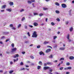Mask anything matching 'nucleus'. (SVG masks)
Here are the masks:
<instances>
[{
	"label": "nucleus",
	"mask_w": 74,
	"mask_h": 74,
	"mask_svg": "<svg viewBox=\"0 0 74 74\" xmlns=\"http://www.w3.org/2000/svg\"><path fill=\"white\" fill-rule=\"evenodd\" d=\"M32 37H34L35 38H36L37 37V32L36 31H34L33 34L32 35Z\"/></svg>",
	"instance_id": "1"
},
{
	"label": "nucleus",
	"mask_w": 74,
	"mask_h": 74,
	"mask_svg": "<svg viewBox=\"0 0 74 74\" xmlns=\"http://www.w3.org/2000/svg\"><path fill=\"white\" fill-rule=\"evenodd\" d=\"M61 6L62 8H66L67 7V5L64 3L62 4Z\"/></svg>",
	"instance_id": "2"
},
{
	"label": "nucleus",
	"mask_w": 74,
	"mask_h": 74,
	"mask_svg": "<svg viewBox=\"0 0 74 74\" xmlns=\"http://www.w3.org/2000/svg\"><path fill=\"white\" fill-rule=\"evenodd\" d=\"M9 4L10 6H12V5H14V3L10 1Z\"/></svg>",
	"instance_id": "3"
},
{
	"label": "nucleus",
	"mask_w": 74,
	"mask_h": 74,
	"mask_svg": "<svg viewBox=\"0 0 74 74\" xmlns=\"http://www.w3.org/2000/svg\"><path fill=\"white\" fill-rule=\"evenodd\" d=\"M16 51V48H14L13 49H12V52H15Z\"/></svg>",
	"instance_id": "4"
},
{
	"label": "nucleus",
	"mask_w": 74,
	"mask_h": 74,
	"mask_svg": "<svg viewBox=\"0 0 74 74\" xmlns=\"http://www.w3.org/2000/svg\"><path fill=\"white\" fill-rule=\"evenodd\" d=\"M51 51V49H47L45 51L46 53H48L49 52H50Z\"/></svg>",
	"instance_id": "5"
},
{
	"label": "nucleus",
	"mask_w": 74,
	"mask_h": 74,
	"mask_svg": "<svg viewBox=\"0 0 74 74\" xmlns=\"http://www.w3.org/2000/svg\"><path fill=\"white\" fill-rule=\"evenodd\" d=\"M69 59L70 60H73V59H74V57L73 56H71L69 57Z\"/></svg>",
	"instance_id": "6"
},
{
	"label": "nucleus",
	"mask_w": 74,
	"mask_h": 74,
	"mask_svg": "<svg viewBox=\"0 0 74 74\" xmlns=\"http://www.w3.org/2000/svg\"><path fill=\"white\" fill-rule=\"evenodd\" d=\"M49 69V66H45L44 67V69L45 70H47V69Z\"/></svg>",
	"instance_id": "7"
},
{
	"label": "nucleus",
	"mask_w": 74,
	"mask_h": 74,
	"mask_svg": "<svg viewBox=\"0 0 74 74\" xmlns=\"http://www.w3.org/2000/svg\"><path fill=\"white\" fill-rule=\"evenodd\" d=\"M14 58H18L19 57V55L18 54H15L14 56Z\"/></svg>",
	"instance_id": "8"
},
{
	"label": "nucleus",
	"mask_w": 74,
	"mask_h": 74,
	"mask_svg": "<svg viewBox=\"0 0 74 74\" xmlns=\"http://www.w3.org/2000/svg\"><path fill=\"white\" fill-rule=\"evenodd\" d=\"M6 11H9V12H11V11H12V9L10 8L8 9V8L6 9Z\"/></svg>",
	"instance_id": "9"
},
{
	"label": "nucleus",
	"mask_w": 74,
	"mask_h": 74,
	"mask_svg": "<svg viewBox=\"0 0 74 74\" xmlns=\"http://www.w3.org/2000/svg\"><path fill=\"white\" fill-rule=\"evenodd\" d=\"M39 54L40 55H42V54L43 55H44V52H42V51H41L40 52Z\"/></svg>",
	"instance_id": "10"
},
{
	"label": "nucleus",
	"mask_w": 74,
	"mask_h": 74,
	"mask_svg": "<svg viewBox=\"0 0 74 74\" xmlns=\"http://www.w3.org/2000/svg\"><path fill=\"white\" fill-rule=\"evenodd\" d=\"M34 25L35 26H37L38 25V24L37 23L35 22L34 23Z\"/></svg>",
	"instance_id": "11"
},
{
	"label": "nucleus",
	"mask_w": 74,
	"mask_h": 74,
	"mask_svg": "<svg viewBox=\"0 0 74 74\" xmlns=\"http://www.w3.org/2000/svg\"><path fill=\"white\" fill-rule=\"evenodd\" d=\"M6 7V5H3L1 7V8L3 9V8L5 9V8Z\"/></svg>",
	"instance_id": "12"
},
{
	"label": "nucleus",
	"mask_w": 74,
	"mask_h": 74,
	"mask_svg": "<svg viewBox=\"0 0 74 74\" xmlns=\"http://www.w3.org/2000/svg\"><path fill=\"white\" fill-rule=\"evenodd\" d=\"M47 64H48V65H52V64L51 62H48L47 63Z\"/></svg>",
	"instance_id": "13"
},
{
	"label": "nucleus",
	"mask_w": 74,
	"mask_h": 74,
	"mask_svg": "<svg viewBox=\"0 0 74 74\" xmlns=\"http://www.w3.org/2000/svg\"><path fill=\"white\" fill-rule=\"evenodd\" d=\"M65 49V48L64 47H60V50H64Z\"/></svg>",
	"instance_id": "14"
},
{
	"label": "nucleus",
	"mask_w": 74,
	"mask_h": 74,
	"mask_svg": "<svg viewBox=\"0 0 74 74\" xmlns=\"http://www.w3.org/2000/svg\"><path fill=\"white\" fill-rule=\"evenodd\" d=\"M67 38L68 39V40L70 39V34H68Z\"/></svg>",
	"instance_id": "15"
},
{
	"label": "nucleus",
	"mask_w": 74,
	"mask_h": 74,
	"mask_svg": "<svg viewBox=\"0 0 74 74\" xmlns=\"http://www.w3.org/2000/svg\"><path fill=\"white\" fill-rule=\"evenodd\" d=\"M69 30H70V32H72V31H73V27H71L70 28Z\"/></svg>",
	"instance_id": "16"
},
{
	"label": "nucleus",
	"mask_w": 74,
	"mask_h": 74,
	"mask_svg": "<svg viewBox=\"0 0 74 74\" xmlns=\"http://www.w3.org/2000/svg\"><path fill=\"white\" fill-rule=\"evenodd\" d=\"M37 69L38 70H39L40 69H41V66H38Z\"/></svg>",
	"instance_id": "17"
},
{
	"label": "nucleus",
	"mask_w": 74,
	"mask_h": 74,
	"mask_svg": "<svg viewBox=\"0 0 74 74\" xmlns=\"http://www.w3.org/2000/svg\"><path fill=\"white\" fill-rule=\"evenodd\" d=\"M56 14H59L60 12L59 10H56Z\"/></svg>",
	"instance_id": "18"
},
{
	"label": "nucleus",
	"mask_w": 74,
	"mask_h": 74,
	"mask_svg": "<svg viewBox=\"0 0 74 74\" xmlns=\"http://www.w3.org/2000/svg\"><path fill=\"white\" fill-rule=\"evenodd\" d=\"M30 58H31L32 59H34V57L32 56H30Z\"/></svg>",
	"instance_id": "19"
},
{
	"label": "nucleus",
	"mask_w": 74,
	"mask_h": 74,
	"mask_svg": "<svg viewBox=\"0 0 74 74\" xmlns=\"http://www.w3.org/2000/svg\"><path fill=\"white\" fill-rule=\"evenodd\" d=\"M55 4L56 5H57V6H59V3L58 2H56Z\"/></svg>",
	"instance_id": "20"
},
{
	"label": "nucleus",
	"mask_w": 74,
	"mask_h": 74,
	"mask_svg": "<svg viewBox=\"0 0 74 74\" xmlns=\"http://www.w3.org/2000/svg\"><path fill=\"white\" fill-rule=\"evenodd\" d=\"M49 42L45 41L44 42V43L45 44H48V43H49Z\"/></svg>",
	"instance_id": "21"
},
{
	"label": "nucleus",
	"mask_w": 74,
	"mask_h": 74,
	"mask_svg": "<svg viewBox=\"0 0 74 74\" xmlns=\"http://www.w3.org/2000/svg\"><path fill=\"white\" fill-rule=\"evenodd\" d=\"M48 10V9L45 8H43V10H44V11H45V10Z\"/></svg>",
	"instance_id": "22"
},
{
	"label": "nucleus",
	"mask_w": 74,
	"mask_h": 74,
	"mask_svg": "<svg viewBox=\"0 0 74 74\" xmlns=\"http://www.w3.org/2000/svg\"><path fill=\"white\" fill-rule=\"evenodd\" d=\"M24 19H25V17H23L22 18V19H21V21H23V20H24Z\"/></svg>",
	"instance_id": "23"
},
{
	"label": "nucleus",
	"mask_w": 74,
	"mask_h": 74,
	"mask_svg": "<svg viewBox=\"0 0 74 74\" xmlns=\"http://www.w3.org/2000/svg\"><path fill=\"white\" fill-rule=\"evenodd\" d=\"M12 47L14 48V43H12Z\"/></svg>",
	"instance_id": "24"
},
{
	"label": "nucleus",
	"mask_w": 74,
	"mask_h": 74,
	"mask_svg": "<svg viewBox=\"0 0 74 74\" xmlns=\"http://www.w3.org/2000/svg\"><path fill=\"white\" fill-rule=\"evenodd\" d=\"M20 65L21 66H23V63L22 62H21L20 63Z\"/></svg>",
	"instance_id": "25"
},
{
	"label": "nucleus",
	"mask_w": 74,
	"mask_h": 74,
	"mask_svg": "<svg viewBox=\"0 0 74 74\" xmlns=\"http://www.w3.org/2000/svg\"><path fill=\"white\" fill-rule=\"evenodd\" d=\"M56 38H57V36H55L53 37V39L55 40V39H56Z\"/></svg>",
	"instance_id": "26"
},
{
	"label": "nucleus",
	"mask_w": 74,
	"mask_h": 74,
	"mask_svg": "<svg viewBox=\"0 0 74 74\" xmlns=\"http://www.w3.org/2000/svg\"><path fill=\"white\" fill-rule=\"evenodd\" d=\"M28 3H29V4H31V3H32V1L31 0V1H28Z\"/></svg>",
	"instance_id": "27"
},
{
	"label": "nucleus",
	"mask_w": 74,
	"mask_h": 74,
	"mask_svg": "<svg viewBox=\"0 0 74 74\" xmlns=\"http://www.w3.org/2000/svg\"><path fill=\"white\" fill-rule=\"evenodd\" d=\"M68 70H71V69L72 68L71 67H68Z\"/></svg>",
	"instance_id": "28"
},
{
	"label": "nucleus",
	"mask_w": 74,
	"mask_h": 74,
	"mask_svg": "<svg viewBox=\"0 0 74 74\" xmlns=\"http://www.w3.org/2000/svg\"><path fill=\"white\" fill-rule=\"evenodd\" d=\"M64 60V58H61L60 59V60Z\"/></svg>",
	"instance_id": "29"
},
{
	"label": "nucleus",
	"mask_w": 74,
	"mask_h": 74,
	"mask_svg": "<svg viewBox=\"0 0 74 74\" xmlns=\"http://www.w3.org/2000/svg\"><path fill=\"white\" fill-rule=\"evenodd\" d=\"M13 72H14V71H11L9 72V73L11 74V73H12Z\"/></svg>",
	"instance_id": "30"
},
{
	"label": "nucleus",
	"mask_w": 74,
	"mask_h": 74,
	"mask_svg": "<svg viewBox=\"0 0 74 74\" xmlns=\"http://www.w3.org/2000/svg\"><path fill=\"white\" fill-rule=\"evenodd\" d=\"M56 20L57 21H58V22H60V19L58 18H57V19H56Z\"/></svg>",
	"instance_id": "31"
},
{
	"label": "nucleus",
	"mask_w": 74,
	"mask_h": 74,
	"mask_svg": "<svg viewBox=\"0 0 74 74\" xmlns=\"http://www.w3.org/2000/svg\"><path fill=\"white\" fill-rule=\"evenodd\" d=\"M66 65H67V66H69L70 63L69 62L67 63L66 64Z\"/></svg>",
	"instance_id": "32"
},
{
	"label": "nucleus",
	"mask_w": 74,
	"mask_h": 74,
	"mask_svg": "<svg viewBox=\"0 0 74 74\" xmlns=\"http://www.w3.org/2000/svg\"><path fill=\"white\" fill-rule=\"evenodd\" d=\"M25 11V10H24V9H22V10H20V12H23V11Z\"/></svg>",
	"instance_id": "33"
},
{
	"label": "nucleus",
	"mask_w": 74,
	"mask_h": 74,
	"mask_svg": "<svg viewBox=\"0 0 74 74\" xmlns=\"http://www.w3.org/2000/svg\"><path fill=\"white\" fill-rule=\"evenodd\" d=\"M40 47H41V46H40V45H38L37 46V48H40Z\"/></svg>",
	"instance_id": "34"
},
{
	"label": "nucleus",
	"mask_w": 74,
	"mask_h": 74,
	"mask_svg": "<svg viewBox=\"0 0 74 74\" xmlns=\"http://www.w3.org/2000/svg\"><path fill=\"white\" fill-rule=\"evenodd\" d=\"M34 15H38V13H34Z\"/></svg>",
	"instance_id": "35"
},
{
	"label": "nucleus",
	"mask_w": 74,
	"mask_h": 74,
	"mask_svg": "<svg viewBox=\"0 0 74 74\" xmlns=\"http://www.w3.org/2000/svg\"><path fill=\"white\" fill-rule=\"evenodd\" d=\"M47 48H51V49H52V47H51V46H47Z\"/></svg>",
	"instance_id": "36"
},
{
	"label": "nucleus",
	"mask_w": 74,
	"mask_h": 74,
	"mask_svg": "<svg viewBox=\"0 0 74 74\" xmlns=\"http://www.w3.org/2000/svg\"><path fill=\"white\" fill-rule=\"evenodd\" d=\"M51 25H52V26H54L55 25V23H53V22H52L51 23Z\"/></svg>",
	"instance_id": "37"
},
{
	"label": "nucleus",
	"mask_w": 74,
	"mask_h": 74,
	"mask_svg": "<svg viewBox=\"0 0 74 74\" xmlns=\"http://www.w3.org/2000/svg\"><path fill=\"white\" fill-rule=\"evenodd\" d=\"M39 16H41L43 15V14H42V13H40V14H39Z\"/></svg>",
	"instance_id": "38"
},
{
	"label": "nucleus",
	"mask_w": 74,
	"mask_h": 74,
	"mask_svg": "<svg viewBox=\"0 0 74 74\" xmlns=\"http://www.w3.org/2000/svg\"><path fill=\"white\" fill-rule=\"evenodd\" d=\"M10 26L11 27H13L14 26V25H13V24H10Z\"/></svg>",
	"instance_id": "39"
},
{
	"label": "nucleus",
	"mask_w": 74,
	"mask_h": 74,
	"mask_svg": "<svg viewBox=\"0 0 74 74\" xmlns=\"http://www.w3.org/2000/svg\"><path fill=\"white\" fill-rule=\"evenodd\" d=\"M25 70V68H23L21 69L20 70V71H22V70Z\"/></svg>",
	"instance_id": "40"
},
{
	"label": "nucleus",
	"mask_w": 74,
	"mask_h": 74,
	"mask_svg": "<svg viewBox=\"0 0 74 74\" xmlns=\"http://www.w3.org/2000/svg\"><path fill=\"white\" fill-rule=\"evenodd\" d=\"M63 69V67H61L60 68V70H62Z\"/></svg>",
	"instance_id": "41"
},
{
	"label": "nucleus",
	"mask_w": 74,
	"mask_h": 74,
	"mask_svg": "<svg viewBox=\"0 0 74 74\" xmlns=\"http://www.w3.org/2000/svg\"><path fill=\"white\" fill-rule=\"evenodd\" d=\"M53 56L52 55H51L49 57V58H52Z\"/></svg>",
	"instance_id": "42"
},
{
	"label": "nucleus",
	"mask_w": 74,
	"mask_h": 74,
	"mask_svg": "<svg viewBox=\"0 0 74 74\" xmlns=\"http://www.w3.org/2000/svg\"><path fill=\"white\" fill-rule=\"evenodd\" d=\"M29 27H31V28H32L33 27V26H32V25H29Z\"/></svg>",
	"instance_id": "43"
},
{
	"label": "nucleus",
	"mask_w": 74,
	"mask_h": 74,
	"mask_svg": "<svg viewBox=\"0 0 74 74\" xmlns=\"http://www.w3.org/2000/svg\"><path fill=\"white\" fill-rule=\"evenodd\" d=\"M31 2L32 3H34L35 2V0H32Z\"/></svg>",
	"instance_id": "44"
},
{
	"label": "nucleus",
	"mask_w": 74,
	"mask_h": 74,
	"mask_svg": "<svg viewBox=\"0 0 74 74\" xmlns=\"http://www.w3.org/2000/svg\"><path fill=\"white\" fill-rule=\"evenodd\" d=\"M27 34L28 35V36H29V37H30V33H29V32H28L27 33Z\"/></svg>",
	"instance_id": "45"
},
{
	"label": "nucleus",
	"mask_w": 74,
	"mask_h": 74,
	"mask_svg": "<svg viewBox=\"0 0 74 74\" xmlns=\"http://www.w3.org/2000/svg\"><path fill=\"white\" fill-rule=\"evenodd\" d=\"M21 24H19L18 26V27H20L21 26Z\"/></svg>",
	"instance_id": "46"
},
{
	"label": "nucleus",
	"mask_w": 74,
	"mask_h": 74,
	"mask_svg": "<svg viewBox=\"0 0 74 74\" xmlns=\"http://www.w3.org/2000/svg\"><path fill=\"white\" fill-rule=\"evenodd\" d=\"M39 64H41V65H42V62L41 61H39L38 63Z\"/></svg>",
	"instance_id": "47"
},
{
	"label": "nucleus",
	"mask_w": 74,
	"mask_h": 74,
	"mask_svg": "<svg viewBox=\"0 0 74 74\" xmlns=\"http://www.w3.org/2000/svg\"><path fill=\"white\" fill-rule=\"evenodd\" d=\"M54 63H57L58 62V60H55L53 61Z\"/></svg>",
	"instance_id": "48"
},
{
	"label": "nucleus",
	"mask_w": 74,
	"mask_h": 74,
	"mask_svg": "<svg viewBox=\"0 0 74 74\" xmlns=\"http://www.w3.org/2000/svg\"><path fill=\"white\" fill-rule=\"evenodd\" d=\"M6 53H7L8 54H9V53H10V52L8 51H6Z\"/></svg>",
	"instance_id": "49"
},
{
	"label": "nucleus",
	"mask_w": 74,
	"mask_h": 74,
	"mask_svg": "<svg viewBox=\"0 0 74 74\" xmlns=\"http://www.w3.org/2000/svg\"><path fill=\"white\" fill-rule=\"evenodd\" d=\"M5 38V36H3L1 37V39H3V38Z\"/></svg>",
	"instance_id": "50"
},
{
	"label": "nucleus",
	"mask_w": 74,
	"mask_h": 74,
	"mask_svg": "<svg viewBox=\"0 0 74 74\" xmlns=\"http://www.w3.org/2000/svg\"><path fill=\"white\" fill-rule=\"evenodd\" d=\"M10 64H13V62H12V61H11L10 62Z\"/></svg>",
	"instance_id": "51"
},
{
	"label": "nucleus",
	"mask_w": 74,
	"mask_h": 74,
	"mask_svg": "<svg viewBox=\"0 0 74 74\" xmlns=\"http://www.w3.org/2000/svg\"><path fill=\"white\" fill-rule=\"evenodd\" d=\"M44 66H47V64H46V63H45L44 64Z\"/></svg>",
	"instance_id": "52"
},
{
	"label": "nucleus",
	"mask_w": 74,
	"mask_h": 74,
	"mask_svg": "<svg viewBox=\"0 0 74 74\" xmlns=\"http://www.w3.org/2000/svg\"><path fill=\"white\" fill-rule=\"evenodd\" d=\"M64 70H68L67 67H66V68H65L64 69Z\"/></svg>",
	"instance_id": "53"
},
{
	"label": "nucleus",
	"mask_w": 74,
	"mask_h": 74,
	"mask_svg": "<svg viewBox=\"0 0 74 74\" xmlns=\"http://www.w3.org/2000/svg\"><path fill=\"white\" fill-rule=\"evenodd\" d=\"M45 20H46V22H47V21H48V18H46L45 19Z\"/></svg>",
	"instance_id": "54"
},
{
	"label": "nucleus",
	"mask_w": 74,
	"mask_h": 74,
	"mask_svg": "<svg viewBox=\"0 0 74 74\" xmlns=\"http://www.w3.org/2000/svg\"><path fill=\"white\" fill-rule=\"evenodd\" d=\"M60 66V63L57 65V66Z\"/></svg>",
	"instance_id": "55"
},
{
	"label": "nucleus",
	"mask_w": 74,
	"mask_h": 74,
	"mask_svg": "<svg viewBox=\"0 0 74 74\" xmlns=\"http://www.w3.org/2000/svg\"><path fill=\"white\" fill-rule=\"evenodd\" d=\"M9 40H10V39H7V40L5 41V42H7L8 41H9Z\"/></svg>",
	"instance_id": "56"
},
{
	"label": "nucleus",
	"mask_w": 74,
	"mask_h": 74,
	"mask_svg": "<svg viewBox=\"0 0 74 74\" xmlns=\"http://www.w3.org/2000/svg\"><path fill=\"white\" fill-rule=\"evenodd\" d=\"M68 23H69V21H66V24L67 25V24H68Z\"/></svg>",
	"instance_id": "57"
},
{
	"label": "nucleus",
	"mask_w": 74,
	"mask_h": 74,
	"mask_svg": "<svg viewBox=\"0 0 74 74\" xmlns=\"http://www.w3.org/2000/svg\"><path fill=\"white\" fill-rule=\"evenodd\" d=\"M12 29H13V30H15L16 29L14 27H13L12 28Z\"/></svg>",
	"instance_id": "58"
},
{
	"label": "nucleus",
	"mask_w": 74,
	"mask_h": 74,
	"mask_svg": "<svg viewBox=\"0 0 74 74\" xmlns=\"http://www.w3.org/2000/svg\"><path fill=\"white\" fill-rule=\"evenodd\" d=\"M25 28L26 29H27V26H25Z\"/></svg>",
	"instance_id": "59"
},
{
	"label": "nucleus",
	"mask_w": 74,
	"mask_h": 74,
	"mask_svg": "<svg viewBox=\"0 0 74 74\" xmlns=\"http://www.w3.org/2000/svg\"><path fill=\"white\" fill-rule=\"evenodd\" d=\"M22 53H23V54H25V52L23 51L22 52Z\"/></svg>",
	"instance_id": "60"
},
{
	"label": "nucleus",
	"mask_w": 74,
	"mask_h": 74,
	"mask_svg": "<svg viewBox=\"0 0 74 74\" xmlns=\"http://www.w3.org/2000/svg\"><path fill=\"white\" fill-rule=\"evenodd\" d=\"M53 70L52 69H50V72H52V71Z\"/></svg>",
	"instance_id": "61"
},
{
	"label": "nucleus",
	"mask_w": 74,
	"mask_h": 74,
	"mask_svg": "<svg viewBox=\"0 0 74 74\" xmlns=\"http://www.w3.org/2000/svg\"><path fill=\"white\" fill-rule=\"evenodd\" d=\"M66 74H70V73L69 72H66Z\"/></svg>",
	"instance_id": "62"
},
{
	"label": "nucleus",
	"mask_w": 74,
	"mask_h": 74,
	"mask_svg": "<svg viewBox=\"0 0 74 74\" xmlns=\"http://www.w3.org/2000/svg\"><path fill=\"white\" fill-rule=\"evenodd\" d=\"M0 73H3V71L2 70H0Z\"/></svg>",
	"instance_id": "63"
},
{
	"label": "nucleus",
	"mask_w": 74,
	"mask_h": 74,
	"mask_svg": "<svg viewBox=\"0 0 74 74\" xmlns=\"http://www.w3.org/2000/svg\"><path fill=\"white\" fill-rule=\"evenodd\" d=\"M52 42H53L54 43H55V40H53L52 41Z\"/></svg>",
	"instance_id": "64"
}]
</instances>
